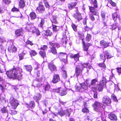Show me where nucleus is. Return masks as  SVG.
Returning <instances> with one entry per match:
<instances>
[{
    "label": "nucleus",
    "instance_id": "57",
    "mask_svg": "<svg viewBox=\"0 0 121 121\" xmlns=\"http://www.w3.org/2000/svg\"><path fill=\"white\" fill-rule=\"evenodd\" d=\"M97 1L96 0H94L93 4L94 5V6L95 8H96L97 7Z\"/></svg>",
    "mask_w": 121,
    "mask_h": 121
},
{
    "label": "nucleus",
    "instance_id": "42",
    "mask_svg": "<svg viewBox=\"0 0 121 121\" xmlns=\"http://www.w3.org/2000/svg\"><path fill=\"white\" fill-rule=\"evenodd\" d=\"M117 13H115L112 15V17L114 21H116L117 18Z\"/></svg>",
    "mask_w": 121,
    "mask_h": 121
},
{
    "label": "nucleus",
    "instance_id": "49",
    "mask_svg": "<svg viewBox=\"0 0 121 121\" xmlns=\"http://www.w3.org/2000/svg\"><path fill=\"white\" fill-rule=\"evenodd\" d=\"M50 88V86L49 84H48L45 87V91H48Z\"/></svg>",
    "mask_w": 121,
    "mask_h": 121
},
{
    "label": "nucleus",
    "instance_id": "15",
    "mask_svg": "<svg viewBox=\"0 0 121 121\" xmlns=\"http://www.w3.org/2000/svg\"><path fill=\"white\" fill-rule=\"evenodd\" d=\"M10 103L12 108L15 109V99H14L13 97H11L10 99Z\"/></svg>",
    "mask_w": 121,
    "mask_h": 121
},
{
    "label": "nucleus",
    "instance_id": "30",
    "mask_svg": "<svg viewBox=\"0 0 121 121\" xmlns=\"http://www.w3.org/2000/svg\"><path fill=\"white\" fill-rule=\"evenodd\" d=\"M49 44L52 46V47H56L57 48H59L60 47V45L58 43H55L53 42H49Z\"/></svg>",
    "mask_w": 121,
    "mask_h": 121
},
{
    "label": "nucleus",
    "instance_id": "54",
    "mask_svg": "<svg viewBox=\"0 0 121 121\" xmlns=\"http://www.w3.org/2000/svg\"><path fill=\"white\" fill-rule=\"evenodd\" d=\"M3 1L6 4H8L11 2L10 0H3Z\"/></svg>",
    "mask_w": 121,
    "mask_h": 121
},
{
    "label": "nucleus",
    "instance_id": "3",
    "mask_svg": "<svg viewBox=\"0 0 121 121\" xmlns=\"http://www.w3.org/2000/svg\"><path fill=\"white\" fill-rule=\"evenodd\" d=\"M102 104L99 102H96L94 103L93 106L94 109L96 111L99 112L101 109V107L104 108L103 107H105L104 106H102Z\"/></svg>",
    "mask_w": 121,
    "mask_h": 121
},
{
    "label": "nucleus",
    "instance_id": "8",
    "mask_svg": "<svg viewBox=\"0 0 121 121\" xmlns=\"http://www.w3.org/2000/svg\"><path fill=\"white\" fill-rule=\"evenodd\" d=\"M81 67L79 65H78L77 66L75 70L77 76L81 75L82 72V70L81 69Z\"/></svg>",
    "mask_w": 121,
    "mask_h": 121
},
{
    "label": "nucleus",
    "instance_id": "1",
    "mask_svg": "<svg viewBox=\"0 0 121 121\" xmlns=\"http://www.w3.org/2000/svg\"><path fill=\"white\" fill-rule=\"evenodd\" d=\"M86 82L87 86L91 88H94L95 86H96V85L98 82V80L97 79H95L92 80L91 82L88 80H86Z\"/></svg>",
    "mask_w": 121,
    "mask_h": 121
},
{
    "label": "nucleus",
    "instance_id": "53",
    "mask_svg": "<svg viewBox=\"0 0 121 121\" xmlns=\"http://www.w3.org/2000/svg\"><path fill=\"white\" fill-rule=\"evenodd\" d=\"M101 16L103 20H104L105 17V13L103 12H102L101 14Z\"/></svg>",
    "mask_w": 121,
    "mask_h": 121
},
{
    "label": "nucleus",
    "instance_id": "31",
    "mask_svg": "<svg viewBox=\"0 0 121 121\" xmlns=\"http://www.w3.org/2000/svg\"><path fill=\"white\" fill-rule=\"evenodd\" d=\"M79 57V54L78 53L72 56V57L75 60L77 61L78 60Z\"/></svg>",
    "mask_w": 121,
    "mask_h": 121
},
{
    "label": "nucleus",
    "instance_id": "52",
    "mask_svg": "<svg viewBox=\"0 0 121 121\" xmlns=\"http://www.w3.org/2000/svg\"><path fill=\"white\" fill-rule=\"evenodd\" d=\"M26 43L27 44H29L31 46L33 45V44L31 41L28 40H27L26 42Z\"/></svg>",
    "mask_w": 121,
    "mask_h": 121
},
{
    "label": "nucleus",
    "instance_id": "40",
    "mask_svg": "<svg viewBox=\"0 0 121 121\" xmlns=\"http://www.w3.org/2000/svg\"><path fill=\"white\" fill-rule=\"evenodd\" d=\"M91 36L89 34H87L86 38V41H89L91 39Z\"/></svg>",
    "mask_w": 121,
    "mask_h": 121
},
{
    "label": "nucleus",
    "instance_id": "33",
    "mask_svg": "<svg viewBox=\"0 0 121 121\" xmlns=\"http://www.w3.org/2000/svg\"><path fill=\"white\" fill-rule=\"evenodd\" d=\"M30 16L32 19H35L36 17V16L35 13L33 12L31 13L30 14Z\"/></svg>",
    "mask_w": 121,
    "mask_h": 121
},
{
    "label": "nucleus",
    "instance_id": "61",
    "mask_svg": "<svg viewBox=\"0 0 121 121\" xmlns=\"http://www.w3.org/2000/svg\"><path fill=\"white\" fill-rule=\"evenodd\" d=\"M0 89L3 92H4V91L5 89L3 86H2L1 84H0Z\"/></svg>",
    "mask_w": 121,
    "mask_h": 121
},
{
    "label": "nucleus",
    "instance_id": "45",
    "mask_svg": "<svg viewBox=\"0 0 121 121\" xmlns=\"http://www.w3.org/2000/svg\"><path fill=\"white\" fill-rule=\"evenodd\" d=\"M1 111L2 113L7 112H8V110L6 109V107H5L2 108L1 110Z\"/></svg>",
    "mask_w": 121,
    "mask_h": 121
},
{
    "label": "nucleus",
    "instance_id": "26",
    "mask_svg": "<svg viewBox=\"0 0 121 121\" xmlns=\"http://www.w3.org/2000/svg\"><path fill=\"white\" fill-rule=\"evenodd\" d=\"M41 96V95L40 94H38L36 95L34 97V98L36 102H37L40 99Z\"/></svg>",
    "mask_w": 121,
    "mask_h": 121
},
{
    "label": "nucleus",
    "instance_id": "62",
    "mask_svg": "<svg viewBox=\"0 0 121 121\" xmlns=\"http://www.w3.org/2000/svg\"><path fill=\"white\" fill-rule=\"evenodd\" d=\"M20 60H21L23 58V55L21 54H20L19 55Z\"/></svg>",
    "mask_w": 121,
    "mask_h": 121
},
{
    "label": "nucleus",
    "instance_id": "29",
    "mask_svg": "<svg viewBox=\"0 0 121 121\" xmlns=\"http://www.w3.org/2000/svg\"><path fill=\"white\" fill-rule=\"evenodd\" d=\"M106 80L105 78L103 77L102 80L100 81V84H102V86H104L106 83Z\"/></svg>",
    "mask_w": 121,
    "mask_h": 121
},
{
    "label": "nucleus",
    "instance_id": "5",
    "mask_svg": "<svg viewBox=\"0 0 121 121\" xmlns=\"http://www.w3.org/2000/svg\"><path fill=\"white\" fill-rule=\"evenodd\" d=\"M102 102L104 104L107 105H109L110 104L111 102V99L109 97L105 96L103 98Z\"/></svg>",
    "mask_w": 121,
    "mask_h": 121
},
{
    "label": "nucleus",
    "instance_id": "19",
    "mask_svg": "<svg viewBox=\"0 0 121 121\" xmlns=\"http://www.w3.org/2000/svg\"><path fill=\"white\" fill-rule=\"evenodd\" d=\"M38 21H41L40 24L38 26L41 27H42L44 23V19L41 18H38Z\"/></svg>",
    "mask_w": 121,
    "mask_h": 121
},
{
    "label": "nucleus",
    "instance_id": "7",
    "mask_svg": "<svg viewBox=\"0 0 121 121\" xmlns=\"http://www.w3.org/2000/svg\"><path fill=\"white\" fill-rule=\"evenodd\" d=\"M32 32L36 36H38L40 35V32L35 27H32L31 28Z\"/></svg>",
    "mask_w": 121,
    "mask_h": 121
},
{
    "label": "nucleus",
    "instance_id": "11",
    "mask_svg": "<svg viewBox=\"0 0 121 121\" xmlns=\"http://www.w3.org/2000/svg\"><path fill=\"white\" fill-rule=\"evenodd\" d=\"M84 39H83L82 40L83 46V49L85 51H87L88 50L89 47L91 45V44L89 43H88L87 44H86L84 42Z\"/></svg>",
    "mask_w": 121,
    "mask_h": 121
},
{
    "label": "nucleus",
    "instance_id": "14",
    "mask_svg": "<svg viewBox=\"0 0 121 121\" xmlns=\"http://www.w3.org/2000/svg\"><path fill=\"white\" fill-rule=\"evenodd\" d=\"M36 9L40 13L43 12L45 10V8L44 6L41 5L40 3V4L39 6Z\"/></svg>",
    "mask_w": 121,
    "mask_h": 121
},
{
    "label": "nucleus",
    "instance_id": "20",
    "mask_svg": "<svg viewBox=\"0 0 121 121\" xmlns=\"http://www.w3.org/2000/svg\"><path fill=\"white\" fill-rule=\"evenodd\" d=\"M24 68L26 69L27 71L29 72L30 73L31 72L32 69V68L31 66L30 65H24Z\"/></svg>",
    "mask_w": 121,
    "mask_h": 121
},
{
    "label": "nucleus",
    "instance_id": "46",
    "mask_svg": "<svg viewBox=\"0 0 121 121\" xmlns=\"http://www.w3.org/2000/svg\"><path fill=\"white\" fill-rule=\"evenodd\" d=\"M98 65L104 69H105L106 67L104 63H99L98 64Z\"/></svg>",
    "mask_w": 121,
    "mask_h": 121
},
{
    "label": "nucleus",
    "instance_id": "22",
    "mask_svg": "<svg viewBox=\"0 0 121 121\" xmlns=\"http://www.w3.org/2000/svg\"><path fill=\"white\" fill-rule=\"evenodd\" d=\"M104 86H102V84H100V83L99 84L96 85V86L94 87V88L95 90L98 89L99 91H101L103 89V87Z\"/></svg>",
    "mask_w": 121,
    "mask_h": 121
},
{
    "label": "nucleus",
    "instance_id": "64",
    "mask_svg": "<svg viewBox=\"0 0 121 121\" xmlns=\"http://www.w3.org/2000/svg\"><path fill=\"white\" fill-rule=\"evenodd\" d=\"M117 69L118 73L121 74V68H118Z\"/></svg>",
    "mask_w": 121,
    "mask_h": 121
},
{
    "label": "nucleus",
    "instance_id": "24",
    "mask_svg": "<svg viewBox=\"0 0 121 121\" xmlns=\"http://www.w3.org/2000/svg\"><path fill=\"white\" fill-rule=\"evenodd\" d=\"M66 110L63 111L62 109L61 108L59 110L57 114L60 115L61 116H63L66 113Z\"/></svg>",
    "mask_w": 121,
    "mask_h": 121
},
{
    "label": "nucleus",
    "instance_id": "21",
    "mask_svg": "<svg viewBox=\"0 0 121 121\" xmlns=\"http://www.w3.org/2000/svg\"><path fill=\"white\" fill-rule=\"evenodd\" d=\"M109 118L112 120H117V116L114 114L112 113L109 114Z\"/></svg>",
    "mask_w": 121,
    "mask_h": 121
},
{
    "label": "nucleus",
    "instance_id": "34",
    "mask_svg": "<svg viewBox=\"0 0 121 121\" xmlns=\"http://www.w3.org/2000/svg\"><path fill=\"white\" fill-rule=\"evenodd\" d=\"M29 52L30 55L31 56H35L37 54L35 50H31Z\"/></svg>",
    "mask_w": 121,
    "mask_h": 121
},
{
    "label": "nucleus",
    "instance_id": "41",
    "mask_svg": "<svg viewBox=\"0 0 121 121\" xmlns=\"http://www.w3.org/2000/svg\"><path fill=\"white\" fill-rule=\"evenodd\" d=\"M16 17H20L21 18L22 17V16L21 13L20 11L16 12Z\"/></svg>",
    "mask_w": 121,
    "mask_h": 121
},
{
    "label": "nucleus",
    "instance_id": "56",
    "mask_svg": "<svg viewBox=\"0 0 121 121\" xmlns=\"http://www.w3.org/2000/svg\"><path fill=\"white\" fill-rule=\"evenodd\" d=\"M63 76L65 78H66L67 77V75L66 71H63Z\"/></svg>",
    "mask_w": 121,
    "mask_h": 121
},
{
    "label": "nucleus",
    "instance_id": "32",
    "mask_svg": "<svg viewBox=\"0 0 121 121\" xmlns=\"http://www.w3.org/2000/svg\"><path fill=\"white\" fill-rule=\"evenodd\" d=\"M22 29H20L16 30V35H17V36H20L22 33Z\"/></svg>",
    "mask_w": 121,
    "mask_h": 121
},
{
    "label": "nucleus",
    "instance_id": "37",
    "mask_svg": "<svg viewBox=\"0 0 121 121\" xmlns=\"http://www.w3.org/2000/svg\"><path fill=\"white\" fill-rule=\"evenodd\" d=\"M66 116H70L71 112L72 111V109L70 108L66 109Z\"/></svg>",
    "mask_w": 121,
    "mask_h": 121
},
{
    "label": "nucleus",
    "instance_id": "35",
    "mask_svg": "<svg viewBox=\"0 0 121 121\" xmlns=\"http://www.w3.org/2000/svg\"><path fill=\"white\" fill-rule=\"evenodd\" d=\"M50 51L53 54H56L57 53L56 50L55 48L52 47L51 48Z\"/></svg>",
    "mask_w": 121,
    "mask_h": 121
},
{
    "label": "nucleus",
    "instance_id": "17",
    "mask_svg": "<svg viewBox=\"0 0 121 121\" xmlns=\"http://www.w3.org/2000/svg\"><path fill=\"white\" fill-rule=\"evenodd\" d=\"M100 45L103 47L106 48L108 46L109 43L103 40L100 42Z\"/></svg>",
    "mask_w": 121,
    "mask_h": 121
},
{
    "label": "nucleus",
    "instance_id": "36",
    "mask_svg": "<svg viewBox=\"0 0 121 121\" xmlns=\"http://www.w3.org/2000/svg\"><path fill=\"white\" fill-rule=\"evenodd\" d=\"M39 54L43 58L46 57V54L44 51H40L39 52Z\"/></svg>",
    "mask_w": 121,
    "mask_h": 121
},
{
    "label": "nucleus",
    "instance_id": "23",
    "mask_svg": "<svg viewBox=\"0 0 121 121\" xmlns=\"http://www.w3.org/2000/svg\"><path fill=\"white\" fill-rule=\"evenodd\" d=\"M89 8L91 12L92 13L93 15H96L98 13L94 7L89 6Z\"/></svg>",
    "mask_w": 121,
    "mask_h": 121
},
{
    "label": "nucleus",
    "instance_id": "2",
    "mask_svg": "<svg viewBox=\"0 0 121 121\" xmlns=\"http://www.w3.org/2000/svg\"><path fill=\"white\" fill-rule=\"evenodd\" d=\"M6 74L9 78H13L14 79H15V68L14 66L12 70L7 71Z\"/></svg>",
    "mask_w": 121,
    "mask_h": 121
},
{
    "label": "nucleus",
    "instance_id": "10",
    "mask_svg": "<svg viewBox=\"0 0 121 121\" xmlns=\"http://www.w3.org/2000/svg\"><path fill=\"white\" fill-rule=\"evenodd\" d=\"M48 66L49 69L52 72L55 71L56 69V66L53 63L50 64L48 65Z\"/></svg>",
    "mask_w": 121,
    "mask_h": 121
},
{
    "label": "nucleus",
    "instance_id": "9",
    "mask_svg": "<svg viewBox=\"0 0 121 121\" xmlns=\"http://www.w3.org/2000/svg\"><path fill=\"white\" fill-rule=\"evenodd\" d=\"M60 80L59 75L55 74L53 76L52 82L54 83H56L59 81Z\"/></svg>",
    "mask_w": 121,
    "mask_h": 121
},
{
    "label": "nucleus",
    "instance_id": "25",
    "mask_svg": "<svg viewBox=\"0 0 121 121\" xmlns=\"http://www.w3.org/2000/svg\"><path fill=\"white\" fill-rule=\"evenodd\" d=\"M100 58L101 59L103 60L104 62L106 58V56L105 54V52L101 54L100 55Z\"/></svg>",
    "mask_w": 121,
    "mask_h": 121
},
{
    "label": "nucleus",
    "instance_id": "13",
    "mask_svg": "<svg viewBox=\"0 0 121 121\" xmlns=\"http://www.w3.org/2000/svg\"><path fill=\"white\" fill-rule=\"evenodd\" d=\"M74 17L78 20H79L82 19V17L79 13L77 12L74 14Z\"/></svg>",
    "mask_w": 121,
    "mask_h": 121
},
{
    "label": "nucleus",
    "instance_id": "18",
    "mask_svg": "<svg viewBox=\"0 0 121 121\" xmlns=\"http://www.w3.org/2000/svg\"><path fill=\"white\" fill-rule=\"evenodd\" d=\"M57 92H59L60 95L61 96H63L66 94L67 92L65 90H63L62 89L60 88L59 90H57Z\"/></svg>",
    "mask_w": 121,
    "mask_h": 121
},
{
    "label": "nucleus",
    "instance_id": "47",
    "mask_svg": "<svg viewBox=\"0 0 121 121\" xmlns=\"http://www.w3.org/2000/svg\"><path fill=\"white\" fill-rule=\"evenodd\" d=\"M108 3L110 4L113 6H115L116 5L115 3L113 2L111 0H109L108 1Z\"/></svg>",
    "mask_w": 121,
    "mask_h": 121
},
{
    "label": "nucleus",
    "instance_id": "38",
    "mask_svg": "<svg viewBox=\"0 0 121 121\" xmlns=\"http://www.w3.org/2000/svg\"><path fill=\"white\" fill-rule=\"evenodd\" d=\"M45 32V35L47 36H51L52 34V32L49 30L46 31Z\"/></svg>",
    "mask_w": 121,
    "mask_h": 121
},
{
    "label": "nucleus",
    "instance_id": "63",
    "mask_svg": "<svg viewBox=\"0 0 121 121\" xmlns=\"http://www.w3.org/2000/svg\"><path fill=\"white\" fill-rule=\"evenodd\" d=\"M112 98L114 100V101H117V99L116 97L115 96H113L112 97Z\"/></svg>",
    "mask_w": 121,
    "mask_h": 121
},
{
    "label": "nucleus",
    "instance_id": "55",
    "mask_svg": "<svg viewBox=\"0 0 121 121\" xmlns=\"http://www.w3.org/2000/svg\"><path fill=\"white\" fill-rule=\"evenodd\" d=\"M82 112H83L88 113L89 112V110L87 108L85 107L82 109Z\"/></svg>",
    "mask_w": 121,
    "mask_h": 121
},
{
    "label": "nucleus",
    "instance_id": "28",
    "mask_svg": "<svg viewBox=\"0 0 121 121\" xmlns=\"http://www.w3.org/2000/svg\"><path fill=\"white\" fill-rule=\"evenodd\" d=\"M80 85V87H81L82 90H85L87 88V86L84 83H83L81 84Z\"/></svg>",
    "mask_w": 121,
    "mask_h": 121
},
{
    "label": "nucleus",
    "instance_id": "43",
    "mask_svg": "<svg viewBox=\"0 0 121 121\" xmlns=\"http://www.w3.org/2000/svg\"><path fill=\"white\" fill-rule=\"evenodd\" d=\"M48 48L47 46L46 45H43L42 46L39 48H38L39 49L42 50H46Z\"/></svg>",
    "mask_w": 121,
    "mask_h": 121
},
{
    "label": "nucleus",
    "instance_id": "39",
    "mask_svg": "<svg viewBox=\"0 0 121 121\" xmlns=\"http://www.w3.org/2000/svg\"><path fill=\"white\" fill-rule=\"evenodd\" d=\"M52 27L53 31H58L59 28V27L54 25H52Z\"/></svg>",
    "mask_w": 121,
    "mask_h": 121
},
{
    "label": "nucleus",
    "instance_id": "4",
    "mask_svg": "<svg viewBox=\"0 0 121 121\" xmlns=\"http://www.w3.org/2000/svg\"><path fill=\"white\" fill-rule=\"evenodd\" d=\"M67 55L66 53L61 52L59 55L58 57L60 58L61 60L63 61L65 63H66L67 61Z\"/></svg>",
    "mask_w": 121,
    "mask_h": 121
},
{
    "label": "nucleus",
    "instance_id": "16",
    "mask_svg": "<svg viewBox=\"0 0 121 121\" xmlns=\"http://www.w3.org/2000/svg\"><path fill=\"white\" fill-rule=\"evenodd\" d=\"M79 65L81 67L82 69H83V68H84L85 67L88 68L89 69H91V67L90 66V65L87 63L85 64L84 63L82 64V65L80 64H79Z\"/></svg>",
    "mask_w": 121,
    "mask_h": 121
},
{
    "label": "nucleus",
    "instance_id": "58",
    "mask_svg": "<svg viewBox=\"0 0 121 121\" xmlns=\"http://www.w3.org/2000/svg\"><path fill=\"white\" fill-rule=\"evenodd\" d=\"M62 0H57L56 3L58 4H61L62 3Z\"/></svg>",
    "mask_w": 121,
    "mask_h": 121
},
{
    "label": "nucleus",
    "instance_id": "50",
    "mask_svg": "<svg viewBox=\"0 0 121 121\" xmlns=\"http://www.w3.org/2000/svg\"><path fill=\"white\" fill-rule=\"evenodd\" d=\"M35 106V103L34 102L31 101L30 104L29 106L30 107H34Z\"/></svg>",
    "mask_w": 121,
    "mask_h": 121
},
{
    "label": "nucleus",
    "instance_id": "51",
    "mask_svg": "<svg viewBox=\"0 0 121 121\" xmlns=\"http://www.w3.org/2000/svg\"><path fill=\"white\" fill-rule=\"evenodd\" d=\"M92 93L94 95L93 97L95 98H97V92L95 91H93Z\"/></svg>",
    "mask_w": 121,
    "mask_h": 121
},
{
    "label": "nucleus",
    "instance_id": "59",
    "mask_svg": "<svg viewBox=\"0 0 121 121\" xmlns=\"http://www.w3.org/2000/svg\"><path fill=\"white\" fill-rule=\"evenodd\" d=\"M89 30V28L87 26H86L84 27L83 29V31L84 32L86 31H88Z\"/></svg>",
    "mask_w": 121,
    "mask_h": 121
},
{
    "label": "nucleus",
    "instance_id": "48",
    "mask_svg": "<svg viewBox=\"0 0 121 121\" xmlns=\"http://www.w3.org/2000/svg\"><path fill=\"white\" fill-rule=\"evenodd\" d=\"M105 54L106 55V58L107 59H110L112 57L111 55H109L108 52L107 51H105Z\"/></svg>",
    "mask_w": 121,
    "mask_h": 121
},
{
    "label": "nucleus",
    "instance_id": "60",
    "mask_svg": "<svg viewBox=\"0 0 121 121\" xmlns=\"http://www.w3.org/2000/svg\"><path fill=\"white\" fill-rule=\"evenodd\" d=\"M76 89L77 91H82V90L81 88V87H80L79 86H77L76 87Z\"/></svg>",
    "mask_w": 121,
    "mask_h": 121
},
{
    "label": "nucleus",
    "instance_id": "6",
    "mask_svg": "<svg viewBox=\"0 0 121 121\" xmlns=\"http://www.w3.org/2000/svg\"><path fill=\"white\" fill-rule=\"evenodd\" d=\"M16 70L18 73H17V74H16V79H18L19 80L22 78V75L21 73L22 72V70L20 68H18L16 69Z\"/></svg>",
    "mask_w": 121,
    "mask_h": 121
},
{
    "label": "nucleus",
    "instance_id": "44",
    "mask_svg": "<svg viewBox=\"0 0 121 121\" xmlns=\"http://www.w3.org/2000/svg\"><path fill=\"white\" fill-rule=\"evenodd\" d=\"M71 26L73 29V30L75 32H77V26H76L75 24H72L71 25Z\"/></svg>",
    "mask_w": 121,
    "mask_h": 121
},
{
    "label": "nucleus",
    "instance_id": "12",
    "mask_svg": "<svg viewBox=\"0 0 121 121\" xmlns=\"http://www.w3.org/2000/svg\"><path fill=\"white\" fill-rule=\"evenodd\" d=\"M78 3V1L75 2H73L70 3L68 5L69 8L70 9H72L74 6H75Z\"/></svg>",
    "mask_w": 121,
    "mask_h": 121
},
{
    "label": "nucleus",
    "instance_id": "27",
    "mask_svg": "<svg viewBox=\"0 0 121 121\" xmlns=\"http://www.w3.org/2000/svg\"><path fill=\"white\" fill-rule=\"evenodd\" d=\"M20 7L21 8H23L25 6V2L23 0H20L19 2Z\"/></svg>",
    "mask_w": 121,
    "mask_h": 121
}]
</instances>
